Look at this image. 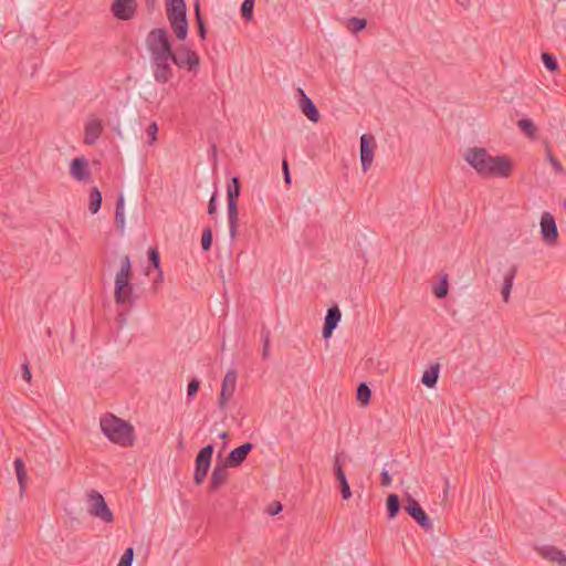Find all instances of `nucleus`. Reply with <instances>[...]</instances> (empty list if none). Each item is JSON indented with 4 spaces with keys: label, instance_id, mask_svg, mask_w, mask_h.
I'll use <instances>...</instances> for the list:
<instances>
[{
    "label": "nucleus",
    "instance_id": "nucleus-14",
    "mask_svg": "<svg viewBox=\"0 0 566 566\" xmlns=\"http://www.w3.org/2000/svg\"><path fill=\"white\" fill-rule=\"evenodd\" d=\"M541 233L543 240L548 245H554L558 239V231L554 217L549 212H544L541 218Z\"/></svg>",
    "mask_w": 566,
    "mask_h": 566
},
{
    "label": "nucleus",
    "instance_id": "nucleus-45",
    "mask_svg": "<svg viewBox=\"0 0 566 566\" xmlns=\"http://www.w3.org/2000/svg\"><path fill=\"white\" fill-rule=\"evenodd\" d=\"M217 212V193L213 192L208 202V214L213 216Z\"/></svg>",
    "mask_w": 566,
    "mask_h": 566
},
{
    "label": "nucleus",
    "instance_id": "nucleus-19",
    "mask_svg": "<svg viewBox=\"0 0 566 566\" xmlns=\"http://www.w3.org/2000/svg\"><path fill=\"white\" fill-rule=\"evenodd\" d=\"M103 132V123L98 118H91L85 125L84 143L93 145Z\"/></svg>",
    "mask_w": 566,
    "mask_h": 566
},
{
    "label": "nucleus",
    "instance_id": "nucleus-4",
    "mask_svg": "<svg viewBox=\"0 0 566 566\" xmlns=\"http://www.w3.org/2000/svg\"><path fill=\"white\" fill-rule=\"evenodd\" d=\"M166 14L176 38L184 41L188 35L187 6L184 0H166Z\"/></svg>",
    "mask_w": 566,
    "mask_h": 566
},
{
    "label": "nucleus",
    "instance_id": "nucleus-10",
    "mask_svg": "<svg viewBox=\"0 0 566 566\" xmlns=\"http://www.w3.org/2000/svg\"><path fill=\"white\" fill-rule=\"evenodd\" d=\"M174 64L180 69L196 72L200 64L199 55L187 46H179L174 51Z\"/></svg>",
    "mask_w": 566,
    "mask_h": 566
},
{
    "label": "nucleus",
    "instance_id": "nucleus-46",
    "mask_svg": "<svg viewBox=\"0 0 566 566\" xmlns=\"http://www.w3.org/2000/svg\"><path fill=\"white\" fill-rule=\"evenodd\" d=\"M282 169H283V174H284V181L286 185H290L291 184V175H290L289 164H287L286 159H283Z\"/></svg>",
    "mask_w": 566,
    "mask_h": 566
},
{
    "label": "nucleus",
    "instance_id": "nucleus-33",
    "mask_svg": "<svg viewBox=\"0 0 566 566\" xmlns=\"http://www.w3.org/2000/svg\"><path fill=\"white\" fill-rule=\"evenodd\" d=\"M366 25H367L366 19L352 17L348 20L347 28L352 33L357 34L358 32L363 31L366 28Z\"/></svg>",
    "mask_w": 566,
    "mask_h": 566
},
{
    "label": "nucleus",
    "instance_id": "nucleus-38",
    "mask_svg": "<svg viewBox=\"0 0 566 566\" xmlns=\"http://www.w3.org/2000/svg\"><path fill=\"white\" fill-rule=\"evenodd\" d=\"M212 244V230L207 227L202 231L201 247L203 251H209Z\"/></svg>",
    "mask_w": 566,
    "mask_h": 566
},
{
    "label": "nucleus",
    "instance_id": "nucleus-49",
    "mask_svg": "<svg viewBox=\"0 0 566 566\" xmlns=\"http://www.w3.org/2000/svg\"><path fill=\"white\" fill-rule=\"evenodd\" d=\"M161 282H163V272H161V270H159L157 277L154 281V289L157 290L158 284Z\"/></svg>",
    "mask_w": 566,
    "mask_h": 566
},
{
    "label": "nucleus",
    "instance_id": "nucleus-30",
    "mask_svg": "<svg viewBox=\"0 0 566 566\" xmlns=\"http://www.w3.org/2000/svg\"><path fill=\"white\" fill-rule=\"evenodd\" d=\"M195 18H196V23H197V27H198V35H199V38L201 40H206V38H207V28H206L203 18H202L201 12H200V3H199V1L195 2Z\"/></svg>",
    "mask_w": 566,
    "mask_h": 566
},
{
    "label": "nucleus",
    "instance_id": "nucleus-12",
    "mask_svg": "<svg viewBox=\"0 0 566 566\" xmlns=\"http://www.w3.org/2000/svg\"><path fill=\"white\" fill-rule=\"evenodd\" d=\"M238 374L234 369H229L221 384V391L218 406L221 410H226L228 401L232 398L237 386Z\"/></svg>",
    "mask_w": 566,
    "mask_h": 566
},
{
    "label": "nucleus",
    "instance_id": "nucleus-11",
    "mask_svg": "<svg viewBox=\"0 0 566 566\" xmlns=\"http://www.w3.org/2000/svg\"><path fill=\"white\" fill-rule=\"evenodd\" d=\"M405 511L424 530L432 528V523L421 505L411 495H407L403 506Z\"/></svg>",
    "mask_w": 566,
    "mask_h": 566
},
{
    "label": "nucleus",
    "instance_id": "nucleus-13",
    "mask_svg": "<svg viewBox=\"0 0 566 566\" xmlns=\"http://www.w3.org/2000/svg\"><path fill=\"white\" fill-rule=\"evenodd\" d=\"M137 11L136 0H114L111 6L112 14L118 20H132Z\"/></svg>",
    "mask_w": 566,
    "mask_h": 566
},
{
    "label": "nucleus",
    "instance_id": "nucleus-32",
    "mask_svg": "<svg viewBox=\"0 0 566 566\" xmlns=\"http://www.w3.org/2000/svg\"><path fill=\"white\" fill-rule=\"evenodd\" d=\"M517 126L521 129V132L530 138H533L536 134V126L533 123V120L528 118L520 119L517 122Z\"/></svg>",
    "mask_w": 566,
    "mask_h": 566
},
{
    "label": "nucleus",
    "instance_id": "nucleus-18",
    "mask_svg": "<svg viewBox=\"0 0 566 566\" xmlns=\"http://www.w3.org/2000/svg\"><path fill=\"white\" fill-rule=\"evenodd\" d=\"M340 317L342 313L337 305H334L327 310L322 332L324 338L327 339L332 336L334 329L340 321Z\"/></svg>",
    "mask_w": 566,
    "mask_h": 566
},
{
    "label": "nucleus",
    "instance_id": "nucleus-20",
    "mask_svg": "<svg viewBox=\"0 0 566 566\" xmlns=\"http://www.w3.org/2000/svg\"><path fill=\"white\" fill-rule=\"evenodd\" d=\"M301 94L300 107L302 113L313 123H317L319 119V113L313 101L306 96L302 88H298Z\"/></svg>",
    "mask_w": 566,
    "mask_h": 566
},
{
    "label": "nucleus",
    "instance_id": "nucleus-1",
    "mask_svg": "<svg viewBox=\"0 0 566 566\" xmlns=\"http://www.w3.org/2000/svg\"><path fill=\"white\" fill-rule=\"evenodd\" d=\"M467 163L483 178H506L512 172V164L506 156H491L485 148L473 147L464 156Z\"/></svg>",
    "mask_w": 566,
    "mask_h": 566
},
{
    "label": "nucleus",
    "instance_id": "nucleus-17",
    "mask_svg": "<svg viewBox=\"0 0 566 566\" xmlns=\"http://www.w3.org/2000/svg\"><path fill=\"white\" fill-rule=\"evenodd\" d=\"M70 174L78 181L87 180L91 176L87 160L84 157L74 158L70 164Z\"/></svg>",
    "mask_w": 566,
    "mask_h": 566
},
{
    "label": "nucleus",
    "instance_id": "nucleus-44",
    "mask_svg": "<svg viewBox=\"0 0 566 566\" xmlns=\"http://www.w3.org/2000/svg\"><path fill=\"white\" fill-rule=\"evenodd\" d=\"M21 375H22V378L27 382H31L32 375H31L30 365H29V363L27 360L21 366Z\"/></svg>",
    "mask_w": 566,
    "mask_h": 566
},
{
    "label": "nucleus",
    "instance_id": "nucleus-42",
    "mask_svg": "<svg viewBox=\"0 0 566 566\" xmlns=\"http://www.w3.org/2000/svg\"><path fill=\"white\" fill-rule=\"evenodd\" d=\"M146 134L148 136V144L153 145L157 140V134H158V126L156 122H151L147 128Z\"/></svg>",
    "mask_w": 566,
    "mask_h": 566
},
{
    "label": "nucleus",
    "instance_id": "nucleus-35",
    "mask_svg": "<svg viewBox=\"0 0 566 566\" xmlns=\"http://www.w3.org/2000/svg\"><path fill=\"white\" fill-rule=\"evenodd\" d=\"M448 291H449L448 277H447V275H444L440 280L439 284L433 287V294L436 295L437 298H443L448 295Z\"/></svg>",
    "mask_w": 566,
    "mask_h": 566
},
{
    "label": "nucleus",
    "instance_id": "nucleus-3",
    "mask_svg": "<svg viewBox=\"0 0 566 566\" xmlns=\"http://www.w3.org/2000/svg\"><path fill=\"white\" fill-rule=\"evenodd\" d=\"M132 279V261L129 255L125 254L119 260V270L115 275L114 300L116 304H128L132 306L135 303Z\"/></svg>",
    "mask_w": 566,
    "mask_h": 566
},
{
    "label": "nucleus",
    "instance_id": "nucleus-31",
    "mask_svg": "<svg viewBox=\"0 0 566 566\" xmlns=\"http://www.w3.org/2000/svg\"><path fill=\"white\" fill-rule=\"evenodd\" d=\"M371 397V390L366 382H360L357 387V400L361 406L369 403Z\"/></svg>",
    "mask_w": 566,
    "mask_h": 566
},
{
    "label": "nucleus",
    "instance_id": "nucleus-6",
    "mask_svg": "<svg viewBox=\"0 0 566 566\" xmlns=\"http://www.w3.org/2000/svg\"><path fill=\"white\" fill-rule=\"evenodd\" d=\"M240 189L239 177H232L231 182L227 187L228 223L231 240H234L238 234L239 210L237 200L240 197Z\"/></svg>",
    "mask_w": 566,
    "mask_h": 566
},
{
    "label": "nucleus",
    "instance_id": "nucleus-41",
    "mask_svg": "<svg viewBox=\"0 0 566 566\" xmlns=\"http://www.w3.org/2000/svg\"><path fill=\"white\" fill-rule=\"evenodd\" d=\"M134 558V549L128 547L125 549L124 554L120 557V560L117 566H132Z\"/></svg>",
    "mask_w": 566,
    "mask_h": 566
},
{
    "label": "nucleus",
    "instance_id": "nucleus-40",
    "mask_svg": "<svg viewBox=\"0 0 566 566\" xmlns=\"http://www.w3.org/2000/svg\"><path fill=\"white\" fill-rule=\"evenodd\" d=\"M148 260L157 271L160 270V256L156 248H150L148 250Z\"/></svg>",
    "mask_w": 566,
    "mask_h": 566
},
{
    "label": "nucleus",
    "instance_id": "nucleus-25",
    "mask_svg": "<svg viewBox=\"0 0 566 566\" xmlns=\"http://www.w3.org/2000/svg\"><path fill=\"white\" fill-rule=\"evenodd\" d=\"M13 464H14L15 474H17V479L19 482V486H20V492L22 493L25 489V482L28 480L27 471L24 468V462L21 458H17L14 460Z\"/></svg>",
    "mask_w": 566,
    "mask_h": 566
},
{
    "label": "nucleus",
    "instance_id": "nucleus-51",
    "mask_svg": "<svg viewBox=\"0 0 566 566\" xmlns=\"http://www.w3.org/2000/svg\"><path fill=\"white\" fill-rule=\"evenodd\" d=\"M155 1H156V0H147V1H146V6H147V8L153 7V6H154V3H155Z\"/></svg>",
    "mask_w": 566,
    "mask_h": 566
},
{
    "label": "nucleus",
    "instance_id": "nucleus-24",
    "mask_svg": "<svg viewBox=\"0 0 566 566\" xmlns=\"http://www.w3.org/2000/svg\"><path fill=\"white\" fill-rule=\"evenodd\" d=\"M439 373H440V365L438 363L431 365L429 367V369H427L423 373L421 382L428 388H433L437 385V381L439 378Z\"/></svg>",
    "mask_w": 566,
    "mask_h": 566
},
{
    "label": "nucleus",
    "instance_id": "nucleus-15",
    "mask_svg": "<svg viewBox=\"0 0 566 566\" xmlns=\"http://www.w3.org/2000/svg\"><path fill=\"white\" fill-rule=\"evenodd\" d=\"M375 146L374 136L364 134L360 137V163L364 172H366L373 164Z\"/></svg>",
    "mask_w": 566,
    "mask_h": 566
},
{
    "label": "nucleus",
    "instance_id": "nucleus-26",
    "mask_svg": "<svg viewBox=\"0 0 566 566\" xmlns=\"http://www.w3.org/2000/svg\"><path fill=\"white\" fill-rule=\"evenodd\" d=\"M335 476L339 483V491H340L342 497L344 500H349L352 496V491H350V488H349V484H348V481H347L344 470L337 468V474H335Z\"/></svg>",
    "mask_w": 566,
    "mask_h": 566
},
{
    "label": "nucleus",
    "instance_id": "nucleus-50",
    "mask_svg": "<svg viewBox=\"0 0 566 566\" xmlns=\"http://www.w3.org/2000/svg\"><path fill=\"white\" fill-rule=\"evenodd\" d=\"M337 468L338 469H343L342 464H340L339 455H336L335 460H334V472H335V474H337Z\"/></svg>",
    "mask_w": 566,
    "mask_h": 566
},
{
    "label": "nucleus",
    "instance_id": "nucleus-48",
    "mask_svg": "<svg viewBox=\"0 0 566 566\" xmlns=\"http://www.w3.org/2000/svg\"><path fill=\"white\" fill-rule=\"evenodd\" d=\"M391 484V476L389 474V472L387 470H384L381 472V481H380V485L381 486H389Z\"/></svg>",
    "mask_w": 566,
    "mask_h": 566
},
{
    "label": "nucleus",
    "instance_id": "nucleus-21",
    "mask_svg": "<svg viewBox=\"0 0 566 566\" xmlns=\"http://www.w3.org/2000/svg\"><path fill=\"white\" fill-rule=\"evenodd\" d=\"M228 467L229 465H226V462L214 467L209 483L210 491H217L227 482L229 476V472L227 470Z\"/></svg>",
    "mask_w": 566,
    "mask_h": 566
},
{
    "label": "nucleus",
    "instance_id": "nucleus-8",
    "mask_svg": "<svg viewBox=\"0 0 566 566\" xmlns=\"http://www.w3.org/2000/svg\"><path fill=\"white\" fill-rule=\"evenodd\" d=\"M170 62L174 63V55L150 57L153 76L157 83L166 84L174 77V70Z\"/></svg>",
    "mask_w": 566,
    "mask_h": 566
},
{
    "label": "nucleus",
    "instance_id": "nucleus-16",
    "mask_svg": "<svg viewBox=\"0 0 566 566\" xmlns=\"http://www.w3.org/2000/svg\"><path fill=\"white\" fill-rule=\"evenodd\" d=\"M253 444L251 442H245L240 447L230 451L229 455L226 459V465L231 468L239 467L247 459L248 454L252 451Z\"/></svg>",
    "mask_w": 566,
    "mask_h": 566
},
{
    "label": "nucleus",
    "instance_id": "nucleus-29",
    "mask_svg": "<svg viewBox=\"0 0 566 566\" xmlns=\"http://www.w3.org/2000/svg\"><path fill=\"white\" fill-rule=\"evenodd\" d=\"M102 206V193L101 191L94 187L90 192V205L88 209L92 214L97 213Z\"/></svg>",
    "mask_w": 566,
    "mask_h": 566
},
{
    "label": "nucleus",
    "instance_id": "nucleus-34",
    "mask_svg": "<svg viewBox=\"0 0 566 566\" xmlns=\"http://www.w3.org/2000/svg\"><path fill=\"white\" fill-rule=\"evenodd\" d=\"M261 339L263 343L262 347V358L268 359L270 356V339H271V332L266 327L261 328Z\"/></svg>",
    "mask_w": 566,
    "mask_h": 566
},
{
    "label": "nucleus",
    "instance_id": "nucleus-47",
    "mask_svg": "<svg viewBox=\"0 0 566 566\" xmlns=\"http://www.w3.org/2000/svg\"><path fill=\"white\" fill-rule=\"evenodd\" d=\"M282 511V505L280 502H273L271 503V505L269 506L268 509V513L270 515H276L277 513H280Z\"/></svg>",
    "mask_w": 566,
    "mask_h": 566
},
{
    "label": "nucleus",
    "instance_id": "nucleus-28",
    "mask_svg": "<svg viewBox=\"0 0 566 566\" xmlns=\"http://www.w3.org/2000/svg\"><path fill=\"white\" fill-rule=\"evenodd\" d=\"M387 513L389 518L396 517L400 510V500L397 494H389L386 501Z\"/></svg>",
    "mask_w": 566,
    "mask_h": 566
},
{
    "label": "nucleus",
    "instance_id": "nucleus-27",
    "mask_svg": "<svg viewBox=\"0 0 566 566\" xmlns=\"http://www.w3.org/2000/svg\"><path fill=\"white\" fill-rule=\"evenodd\" d=\"M115 224H116V228L120 230V232H124L125 216H124V197H123V195H119L117 202H116Z\"/></svg>",
    "mask_w": 566,
    "mask_h": 566
},
{
    "label": "nucleus",
    "instance_id": "nucleus-54",
    "mask_svg": "<svg viewBox=\"0 0 566 566\" xmlns=\"http://www.w3.org/2000/svg\"><path fill=\"white\" fill-rule=\"evenodd\" d=\"M563 207L566 209V201L563 202Z\"/></svg>",
    "mask_w": 566,
    "mask_h": 566
},
{
    "label": "nucleus",
    "instance_id": "nucleus-53",
    "mask_svg": "<svg viewBox=\"0 0 566 566\" xmlns=\"http://www.w3.org/2000/svg\"><path fill=\"white\" fill-rule=\"evenodd\" d=\"M448 489H449V480L447 479L446 480V492L448 491Z\"/></svg>",
    "mask_w": 566,
    "mask_h": 566
},
{
    "label": "nucleus",
    "instance_id": "nucleus-36",
    "mask_svg": "<svg viewBox=\"0 0 566 566\" xmlns=\"http://www.w3.org/2000/svg\"><path fill=\"white\" fill-rule=\"evenodd\" d=\"M542 61L545 67L551 72H555L558 69V62L556 57L551 53H542Z\"/></svg>",
    "mask_w": 566,
    "mask_h": 566
},
{
    "label": "nucleus",
    "instance_id": "nucleus-5",
    "mask_svg": "<svg viewBox=\"0 0 566 566\" xmlns=\"http://www.w3.org/2000/svg\"><path fill=\"white\" fill-rule=\"evenodd\" d=\"M146 48L149 52V57L171 56L174 54L170 35L163 28H155L149 31L146 38Z\"/></svg>",
    "mask_w": 566,
    "mask_h": 566
},
{
    "label": "nucleus",
    "instance_id": "nucleus-43",
    "mask_svg": "<svg viewBox=\"0 0 566 566\" xmlns=\"http://www.w3.org/2000/svg\"><path fill=\"white\" fill-rule=\"evenodd\" d=\"M546 157L556 174L564 172V168H563L562 164L557 160V158L554 157V155L552 154L549 148H547V150H546Z\"/></svg>",
    "mask_w": 566,
    "mask_h": 566
},
{
    "label": "nucleus",
    "instance_id": "nucleus-2",
    "mask_svg": "<svg viewBox=\"0 0 566 566\" xmlns=\"http://www.w3.org/2000/svg\"><path fill=\"white\" fill-rule=\"evenodd\" d=\"M102 432L115 444L120 447H132L135 441L134 427L114 416L107 413L99 420Z\"/></svg>",
    "mask_w": 566,
    "mask_h": 566
},
{
    "label": "nucleus",
    "instance_id": "nucleus-7",
    "mask_svg": "<svg viewBox=\"0 0 566 566\" xmlns=\"http://www.w3.org/2000/svg\"><path fill=\"white\" fill-rule=\"evenodd\" d=\"M86 497L88 504L87 512L90 515L97 517L105 523H113L114 515L98 491L91 490L87 492Z\"/></svg>",
    "mask_w": 566,
    "mask_h": 566
},
{
    "label": "nucleus",
    "instance_id": "nucleus-23",
    "mask_svg": "<svg viewBox=\"0 0 566 566\" xmlns=\"http://www.w3.org/2000/svg\"><path fill=\"white\" fill-rule=\"evenodd\" d=\"M516 273H517V266L513 265V266H511V269L504 276V282H503L501 294H502L503 301L505 303H507L510 300V294H511V290H512Z\"/></svg>",
    "mask_w": 566,
    "mask_h": 566
},
{
    "label": "nucleus",
    "instance_id": "nucleus-39",
    "mask_svg": "<svg viewBox=\"0 0 566 566\" xmlns=\"http://www.w3.org/2000/svg\"><path fill=\"white\" fill-rule=\"evenodd\" d=\"M200 387V381L197 378H192L187 387V400L188 402L197 395Z\"/></svg>",
    "mask_w": 566,
    "mask_h": 566
},
{
    "label": "nucleus",
    "instance_id": "nucleus-37",
    "mask_svg": "<svg viewBox=\"0 0 566 566\" xmlns=\"http://www.w3.org/2000/svg\"><path fill=\"white\" fill-rule=\"evenodd\" d=\"M254 1L255 0H244L241 4V14L248 21L253 18Z\"/></svg>",
    "mask_w": 566,
    "mask_h": 566
},
{
    "label": "nucleus",
    "instance_id": "nucleus-9",
    "mask_svg": "<svg viewBox=\"0 0 566 566\" xmlns=\"http://www.w3.org/2000/svg\"><path fill=\"white\" fill-rule=\"evenodd\" d=\"M213 449L214 448L212 444H207L198 452L196 457L193 481L197 485L202 484L208 474L211 464Z\"/></svg>",
    "mask_w": 566,
    "mask_h": 566
},
{
    "label": "nucleus",
    "instance_id": "nucleus-52",
    "mask_svg": "<svg viewBox=\"0 0 566 566\" xmlns=\"http://www.w3.org/2000/svg\"><path fill=\"white\" fill-rule=\"evenodd\" d=\"M227 437H228V433H227V432H222V433L220 434V438H221V439H226Z\"/></svg>",
    "mask_w": 566,
    "mask_h": 566
},
{
    "label": "nucleus",
    "instance_id": "nucleus-22",
    "mask_svg": "<svg viewBox=\"0 0 566 566\" xmlns=\"http://www.w3.org/2000/svg\"><path fill=\"white\" fill-rule=\"evenodd\" d=\"M538 553L545 559L556 562L560 566H566V555L555 546H543L538 549Z\"/></svg>",
    "mask_w": 566,
    "mask_h": 566
}]
</instances>
